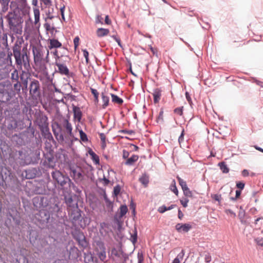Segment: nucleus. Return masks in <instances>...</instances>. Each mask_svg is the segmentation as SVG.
<instances>
[{
	"instance_id": "ddd939ff",
	"label": "nucleus",
	"mask_w": 263,
	"mask_h": 263,
	"mask_svg": "<svg viewBox=\"0 0 263 263\" xmlns=\"http://www.w3.org/2000/svg\"><path fill=\"white\" fill-rule=\"evenodd\" d=\"M52 132L56 139L59 141H64V138L63 134L62 133L61 127L59 123H55L52 126Z\"/></svg>"
},
{
	"instance_id": "8fccbe9b",
	"label": "nucleus",
	"mask_w": 263,
	"mask_h": 263,
	"mask_svg": "<svg viewBox=\"0 0 263 263\" xmlns=\"http://www.w3.org/2000/svg\"><path fill=\"white\" fill-rule=\"evenodd\" d=\"M104 200L106 203V205L108 208H112V202L109 200V199L106 197V196H104Z\"/></svg>"
},
{
	"instance_id": "7ed1b4c3",
	"label": "nucleus",
	"mask_w": 263,
	"mask_h": 263,
	"mask_svg": "<svg viewBox=\"0 0 263 263\" xmlns=\"http://www.w3.org/2000/svg\"><path fill=\"white\" fill-rule=\"evenodd\" d=\"M51 176L54 182H56L63 189L68 190L74 186L69 177L59 170L53 171Z\"/></svg>"
},
{
	"instance_id": "c756f323",
	"label": "nucleus",
	"mask_w": 263,
	"mask_h": 263,
	"mask_svg": "<svg viewBox=\"0 0 263 263\" xmlns=\"http://www.w3.org/2000/svg\"><path fill=\"white\" fill-rule=\"evenodd\" d=\"M69 256L72 258H77L78 257L79 250L74 246L71 247L69 249Z\"/></svg>"
},
{
	"instance_id": "39448f33",
	"label": "nucleus",
	"mask_w": 263,
	"mask_h": 263,
	"mask_svg": "<svg viewBox=\"0 0 263 263\" xmlns=\"http://www.w3.org/2000/svg\"><path fill=\"white\" fill-rule=\"evenodd\" d=\"M69 170L71 177L76 182H81L83 180V171L81 167L77 165H70Z\"/></svg>"
},
{
	"instance_id": "a878e982",
	"label": "nucleus",
	"mask_w": 263,
	"mask_h": 263,
	"mask_svg": "<svg viewBox=\"0 0 263 263\" xmlns=\"http://www.w3.org/2000/svg\"><path fill=\"white\" fill-rule=\"evenodd\" d=\"M176 204H171L170 206L166 207L165 205H163L158 208L157 211L160 213H164L165 212L167 211H169L173 209L176 206Z\"/></svg>"
},
{
	"instance_id": "a19ab883",
	"label": "nucleus",
	"mask_w": 263,
	"mask_h": 263,
	"mask_svg": "<svg viewBox=\"0 0 263 263\" xmlns=\"http://www.w3.org/2000/svg\"><path fill=\"white\" fill-rule=\"evenodd\" d=\"M170 190L176 195L178 194V191L176 185V182L175 180H173L172 183L170 185Z\"/></svg>"
},
{
	"instance_id": "49530a36",
	"label": "nucleus",
	"mask_w": 263,
	"mask_h": 263,
	"mask_svg": "<svg viewBox=\"0 0 263 263\" xmlns=\"http://www.w3.org/2000/svg\"><path fill=\"white\" fill-rule=\"evenodd\" d=\"M177 179L179 181V184L181 186V188L182 190L187 187L186 183L185 181H184L182 179H181L179 176H178L177 177Z\"/></svg>"
},
{
	"instance_id": "c9c22d12",
	"label": "nucleus",
	"mask_w": 263,
	"mask_h": 263,
	"mask_svg": "<svg viewBox=\"0 0 263 263\" xmlns=\"http://www.w3.org/2000/svg\"><path fill=\"white\" fill-rule=\"evenodd\" d=\"M122 252L120 248H114L111 250V255L117 257H120Z\"/></svg>"
},
{
	"instance_id": "b1692460",
	"label": "nucleus",
	"mask_w": 263,
	"mask_h": 263,
	"mask_svg": "<svg viewBox=\"0 0 263 263\" xmlns=\"http://www.w3.org/2000/svg\"><path fill=\"white\" fill-rule=\"evenodd\" d=\"M153 95L154 97V101L155 103H158L160 97L161 96V91L159 88H156L154 90V92L153 93Z\"/></svg>"
},
{
	"instance_id": "6ab92c4d",
	"label": "nucleus",
	"mask_w": 263,
	"mask_h": 263,
	"mask_svg": "<svg viewBox=\"0 0 263 263\" xmlns=\"http://www.w3.org/2000/svg\"><path fill=\"white\" fill-rule=\"evenodd\" d=\"M55 65L58 68V72L62 75L68 76L69 74V70L66 65L58 62L56 60Z\"/></svg>"
},
{
	"instance_id": "393cba45",
	"label": "nucleus",
	"mask_w": 263,
	"mask_h": 263,
	"mask_svg": "<svg viewBox=\"0 0 263 263\" xmlns=\"http://www.w3.org/2000/svg\"><path fill=\"white\" fill-rule=\"evenodd\" d=\"M62 46V44L58 40H56V39H51L50 40V43H49V47L50 49H52V48H59L60 47Z\"/></svg>"
},
{
	"instance_id": "0eeeda50",
	"label": "nucleus",
	"mask_w": 263,
	"mask_h": 263,
	"mask_svg": "<svg viewBox=\"0 0 263 263\" xmlns=\"http://www.w3.org/2000/svg\"><path fill=\"white\" fill-rule=\"evenodd\" d=\"M40 84L38 80L32 79L29 86V93L33 99H37L40 97Z\"/></svg>"
},
{
	"instance_id": "f3484780",
	"label": "nucleus",
	"mask_w": 263,
	"mask_h": 263,
	"mask_svg": "<svg viewBox=\"0 0 263 263\" xmlns=\"http://www.w3.org/2000/svg\"><path fill=\"white\" fill-rule=\"evenodd\" d=\"M175 229L179 233H187L191 229L192 226L190 223H177Z\"/></svg>"
},
{
	"instance_id": "774afa93",
	"label": "nucleus",
	"mask_w": 263,
	"mask_h": 263,
	"mask_svg": "<svg viewBox=\"0 0 263 263\" xmlns=\"http://www.w3.org/2000/svg\"><path fill=\"white\" fill-rule=\"evenodd\" d=\"M256 243L258 245L263 247V238H257L255 239Z\"/></svg>"
},
{
	"instance_id": "69168bd1",
	"label": "nucleus",
	"mask_w": 263,
	"mask_h": 263,
	"mask_svg": "<svg viewBox=\"0 0 263 263\" xmlns=\"http://www.w3.org/2000/svg\"><path fill=\"white\" fill-rule=\"evenodd\" d=\"M163 111L162 109H161L159 113V115L157 118V122L160 121H163Z\"/></svg>"
},
{
	"instance_id": "5fc2aeb1",
	"label": "nucleus",
	"mask_w": 263,
	"mask_h": 263,
	"mask_svg": "<svg viewBox=\"0 0 263 263\" xmlns=\"http://www.w3.org/2000/svg\"><path fill=\"white\" fill-rule=\"evenodd\" d=\"M121 188L119 185H116L114 188V194L115 196H117L120 192Z\"/></svg>"
},
{
	"instance_id": "6e6552de",
	"label": "nucleus",
	"mask_w": 263,
	"mask_h": 263,
	"mask_svg": "<svg viewBox=\"0 0 263 263\" xmlns=\"http://www.w3.org/2000/svg\"><path fill=\"white\" fill-rule=\"evenodd\" d=\"M50 214L48 212L46 209H42L39 211L35 215V219L41 224H46L48 222L50 218Z\"/></svg>"
},
{
	"instance_id": "dca6fc26",
	"label": "nucleus",
	"mask_w": 263,
	"mask_h": 263,
	"mask_svg": "<svg viewBox=\"0 0 263 263\" xmlns=\"http://www.w3.org/2000/svg\"><path fill=\"white\" fill-rule=\"evenodd\" d=\"M7 127L9 130L15 129L18 126V121L15 117L8 118L7 119Z\"/></svg>"
},
{
	"instance_id": "423d86ee",
	"label": "nucleus",
	"mask_w": 263,
	"mask_h": 263,
	"mask_svg": "<svg viewBox=\"0 0 263 263\" xmlns=\"http://www.w3.org/2000/svg\"><path fill=\"white\" fill-rule=\"evenodd\" d=\"M72 235L73 238L78 242L79 245L82 248H86L88 246V242L84 233L80 230L75 229L72 232Z\"/></svg>"
},
{
	"instance_id": "79ce46f5",
	"label": "nucleus",
	"mask_w": 263,
	"mask_h": 263,
	"mask_svg": "<svg viewBox=\"0 0 263 263\" xmlns=\"http://www.w3.org/2000/svg\"><path fill=\"white\" fill-rule=\"evenodd\" d=\"M34 23L37 24L40 21V11L38 9H34Z\"/></svg>"
},
{
	"instance_id": "37998d69",
	"label": "nucleus",
	"mask_w": 263,
	"mask_h": 263,
	"mask_svg": "<svg viewBox=\"0 0 263 263\" xmlns=\"http://www.w3.org/2000/svg\"><path fill=\"white\" fill-rule=\"evenodd\" d=\"M127 207L125 205H122L120 208V216L123 217L127 212Z\"/></svg>"
},
{
	"instance_id": "4d7b16f0",
	"label": "nucleus",
	"mask_w": 263,
	"mask_h": 263,
	"mask_svg": "<svg viewBox=\"0 0 263 263\" xmlns=\"http://www.w3.org/2000/svg\"><path fill=\"white\" fill-rule=\"evenodd\" d=\"M183 107H177L174 109V112L179 116H181L183 112Z\"/></svg>"
},
{
	"instance_id": "e2e57ef3",
	"label": "nucleus",
	"mask_w": 263,
	"mask_h": 263,
	"mask_svg": "<svg viewBox=\"0 0 263 263\" xmlns=\"http://www.w3.org/2000/svg\"><path fill=\"white\" fill-rule=\"evenodd\" d=\"M241 191L240 190H236V195L235 197H231V200L232 201H235L236 200L237 198H238L241 194Z\"/></svg>"
},
{
	"instance_id": "2f4dec72",
	"label": "nucleus",
	"mask_w": 263,
	"mask_h": 263,
	"mask_svg": "<svg viewBox=\"0 0 263 263\" xmlns=\"http://www.w3.org/2000/svg\"><path fill=\"white\" fill-rule=\"evenodd\" d=\"M139 181L146 186L149 183V176L146 174H144L139 178Z\"/></svg>"
},
{
	"instance_id": "7c9ffc66",
	"label": "nucleus",
	"mask_w": 263,
	"mask_h": 263,
	"mask_svg": "<svg viewBox=\"0 0 263 263\" xmlns=\"http://www.w3.org/2000/svg\"><path fill=\"white\" fill-rule=\"evenodd\" d=\"M102 99L103 101L102 107L105 108L109 104V97L105 95V92L101 93Z\"/></svg>"
},
{
	"instance_id": "864d4df0",
	"label": "nucleus",
	"mask_w": 263,
	"mask_h": 263,
	"mask_svg": "<svg viewBox=\"0 0 263 263\" xmlns=\"http://www.w3.org/2000/svg\"><path fill=\"white\" fill-rule=\"evenodd\" d=\"M82 51L83 53V56L85 58L86 62V63L88 64L89 63V58H88L89 53L86 49H83Z\"/></svg>"
},
{
	"instance_id": "f8f14e48",
	"label": "nucleus",
	"mask_w": 263,
	"mask_h": 263,
	"mask_svg": "<svg viewBox=\"0 0 263 263\" xmlns=\"http://www.w3.org/2000/svg\"><path fill=\"white\" fill-rule=\"evenodd\" d=\"M12 55V53L11 52L6 54L4 51H0V66L5 65H11Z\"/></svg>"
},
{
	"instance_id": "58836bf2",
	"label": "nucleus",
	"mask_w": 263,
	"mask_h": 263,
	"mask_svg": "<svg viewBox=\"0 0 263 263\" xmlns=\"http://www.w3.org/2000/svg\"><path fill=\"white\" fill-rule=\"evenodd\" d=\"M15 263H29L27 258L24 255H19L16 259Z\"/></svg>"
},
{
	"instance_id": "c03bdc74",
	"label": "nucleus",
	"mask_w": 263,
	"mask_h": 263,
	"mask_svg": "<svg viewBox=\"0 0 263 263\" xmlns=\"http://www.w3.org/2000/svg\"><path fill=\"white\" fill-rule=\"evenodd\" d=\"M53 11V8L49 7L48 8V11H46V14L47 15V17L45 18V21H47V19H52L54 17V16L51 14V13Z\"/></svg>"
},
{
	"instance_id": "bf43d9fd",
	"label": "nucleus",
	"mask_w": 263,
	"mask_h": 263,
	"mask_svg": "<svg viewBox=\"0 0 263 263\" xmlns=\"http://www.w3.org/2000/svg\"><path fill=\"white\" fill-rule=\"evenodd\" d=\"M185 254V251L184 250H182L181 252L179 253L177 257L175 258H178V260L180 261V260L182 259L183 257H184Z\"/></svg>"
},
{
	"instance_id": "a18cd8bd",
	"label": "nucleus",
	"mask_w": 263,
	"mask_h": 263,
	"mask_svg": "<svg viewBox=\"0 0 263 263\" xmlns=\"http://www.w3.org/2000/svg\"><path fill=\"white\" fill-rule=\"evenodd\" d=\"M80 136L81 140L83 142L88 141V139L87 138V135L82 130H80Z\"/></svg>"
},
{
	"instance_id": "72a5a7b5",
	"label": "nucleus",
	"mask_w": 263,
	"mask_h": 263,
	"mask_svg": "<svg viewBox=\"0 0 263 263\" xmlns=\"http://www.w3.org/2000/svg\"><path fill=\"white\" fill-rule=\"evenodd\" d=\"M89 154L91 157V159L96 164H99L100 162V159L99 156L91 149L89 150Z\"/></svg>"
},
{
	"instance_id": "052dcab7",
	"label": "nucleus",
	"mask_w": 263,
	"mask_h": 263,
	"mask_svg": "<svg viewBox=\"0 0 263 263\" xmlns=\"http://www.w3.org/2000/svg\"><path fill=\"white\" fill-rule=\"evenodd\" d=\"M44 27L47 31H51L55 29L54 27H52L50 25L47 23L44 24Z\"/></svg>"
},
{
	"instance_id": "4c0bfd02",
	"label": "nucleus",
	"mask_w": 263,
	"mask_h": 263,
	"mask_svg": "<svg viewBox=\"0 0 263 263\" xmlns=\"http://www.w3.org/2000/svg\"><path fill=\"white\" fill-rule=\"evenodd\" d=\"M218 166L223 173L227 174L229 172V168L224 162H221L218 163Z\"/></svg>"
},
{
	"instance_id": "338daca9",
	"label": "nucleus",
	"mask_w": 263,
	"mask_h": 263,
	"mask_svg": "<svg viewBox=\"0 0 263 263\" xmlns=\"http://www.w3.org/2000/svg\"><path fill=\"white\" fill-rule=\"evenodd\" d=\"M96 23H100L101 24H103V23L102 17L100 15H98L96 17Z\"/></svg>"
},
{
	"instance_id": "2eb2a0df",
	"label": "nucleus",
	"mask_w": 263,
	"mask_h": 263,
	"mask_svg": "<svg viewBox=\"0 0 263 263\" xmlns=\"http://www.w3.org/2000/svg\"><path fill=\"white\" fill-rule=\"evenodd\" d=\"M11 65H6L5 67L0 68V80L7 79L10 77L11 71Z\"/></svg>"
},
{
	"instance_id": "aec40b11",
	"label": "nucleus",
	"mask_w": 263,
	"mask_h": 263,
	"mask_svg": "<svg viewBox=\"0 0 263 263\" xmlns=\"http://www.w3.org/2000/svg\"><path fill=\"white\" fill-rule=\"evenodd\" d=\"M41 132H46L48 127V118L46 116H42L39 124Z\"/></svg>"
},
{
	"instance_id": "09e8293b",
	"label": "nucleus",
	"mask_w": 263,
	"mask_h": 263,
	"mask_svg": "<svg viewBox=\"0 0 263 263\" xmlns=\"http://www.w3.org/2000/svg\"><path fill=\"white\" fill-rule=\"evenodd\" d=\"M184 195L187 197H191L192 196V192L190 190L188 187L182 190Z\"/></svg>"
},
{
	"instance_id": "13d9d810",
	"label": "nucleus",
	"mask_w": 263,
	"mask_h": 263,
	"mask_svg": "<svg viewBox=\"0 0 263 263\" xmlns=\"http://www.w3.org/2000/svg\"><path fill=\"white\" fill-rule=\"evenodd\" d=\"M35 177V174H32L30 171H26V178L28 179L33 178Z\"/></svg>"
},
{
	"instance_id": "f257e3e1",
	"label": "nucleus",
	"mask_w": 263,
	"mask_h": 263,
	"mask_svg": "<svg viewBox=\"0 0 263 263\" xmlns=\"http://www.w3.org/2000/svg\"><path fill=\"white\" fill-rule=\"evenodd\" d=\"M13 54L17 68L21 69L20 81L13 82V88L17 93L20 92L21 89L23 91H26L27 90L28 80L31 77L29 57L26 52L21 53V47L17 45L13 47Z\"/></svg>"
},
{
	"instance_id": "4be33fe9",
	"label": "nucleus",
	"mask_w": 263,
	"mask_h": 263,
	"mask_svg": "<svg viewBox=\"0 0 263 263\" xmlns=\"http://www.w3.org/2000/svg\"><path fill=\"white\" fill-rule=\"evenodd\" d=\"M10 78L12 82H14L15 81H17L19 80V78L20 79V73H18V71L16 68H13L12 70L11 71Z\"/></svg>"
},
{
	"instance_id": "f03ea898",
	"label": "nucleus",
	"mask_w": 263,
	"mask_h": 263,
	"mask_svg": "<svg viewBox=\"0 0 263 263\" xmlns=\"http://www.w3.org/2000/svg\"><path fill=\"white\" fill-rule=\"evenodd\" d=\"M68 215L74 226H79L84 229L90 223V219L87 217L82 216L81 211L79 208L78 209V210H73L68 212Z\"/></svg>"
},
{
	"instance_id": "e433bc0d",
	"label": "nucleus",
	"mask_w": 263,
	"mask_h": 263,
	"mask_svg": "<svg viewBox=\"0 0 263 263\" xmlns=\"http://www.w3.org/2000/svg\"><path fill=\"white\" fill-rule=\"evenodd\" d=\"M106 249L97 251V254L99 259L102 261H105L106 258Z\"/></svg>"
},
{
	"instance_id": "9d476101",
	"label": "nucleus",
	"mask_w": 263,
	"mask_h": 263,
	"mask_svg": "<svg viewBox=\"0 0 263 263\" xmlns=\"http://www.w3.org/2000/svg\"><path fill=\"white\" fill-rule=\"evenodd\" d=\"M64 199L67 206V212L73 210H78L79 207L76 197L73 198L71 195L65 196Z\"/></svg>"
},
{
	"instance_id": "de8ad7c7",
	"label": "nucleus",
	"mask_w": 263,
	"mask_h": 263,
	"mask_svg": "<svg viewBox=\"0 0 263 263\" xmlns=\"http://www.w3.org/2000/svg\"><path fill=\"white\" fill-rule=\"evenodd\" d=\"M91 92L93 95L95 101L98 102V98H99V92L97 90L94 88H90Z\"/></svg>"
},
{
	"instance_id": "1a4fd4ad",
	"label": "nucleus",
	"mask_w": 263,
	"mask_h": 263,
	"mask_svg": "<svg viewBox=\"0 0 263 263\" xmlns=\"http://www.w3.org/2000/svg\"><path fill=\"white\" fill-rule=\"evenodd\" d=\"M59 124L61 127L62 130H63V132L65 134H66L69 137H73V135L72 132V125L67 119L65 117L62 118Z\"/></svg>"
},
{
	"instance_id": "a211bd4d",
	"label": "nucleus",
	"mask_w": 263,
	"mask_h": 263,
	"mask_svg": "<svg viewBox=\"0 0 263 263\" xmlns=\"http://www.w3.org/2000/svg\"><path fill=\"white\" fill-rule=\"evenodd\" d=\"M33 54L34 62L35 63L41 62L43 58V54L42 50L40 48L33 47Z\"/></svg>"
},
{
	"instance_id": "3c124183",
	"label": "nucleus",
	"mask_w": 263,
	"mask_h": 263,
	"mask_svg": "<svg viewBox=\"0 0 263 263\" xmlns=\"http://www.w3.org/2000/svg\"><path fill=\"white\" fill-rule=\"evenodd\" d=\"M204 261L206 263H209L211 262L212 260V257L211 255L209 253H206L204 254Z\"/></svg>"
},
{
	"instance_id": "20e7f679",
	"label": "nucleus",
	"mask_w": 263,
	"mask_h": 263,
	"mask_svg": "<svg viewBox=\"0 0 263 263\" xmlns=\"http://www.w3.org/2000/svg\"><path fill=\"white\" fill-rule=\"evenodd\" d=\"M13 95L12 84L9 81L0 82V102L8 103Z\"/></svg>"
},
{
	"instance_id": "6e6d98bb",
	"label": "nucleus",
	"mask_w": 263,
	"mask_h": 263,
	"mask_svg": "<svg viewBox=\"0 0 263 263\" xmlns=\"http://www.w3.org/2000/svg\"><path fill=\"white\" fill-rule=\"evenodd\" d=\"M130 240L133 243H135L137 240V233L135 230V232L134 234L131 235Z\"/></svg>"
},
{
	"instance_id": "603ef678",
	"label": "nucleus",
	"mask_w": 263,
	"mask_h": 263,
	"mask_svg": "<svg viewBox=\"0 0 263 263\" xmlns=\"http://www.w3.org/2000/svg\"><path fill=\"white\" fill-rule=\"evenodd\" d=\"M99 180L100 182H102L104 185H107L109 183V180L107 179L104 175L103 178H99Z\"/></svg>"
},
{
	"instance_id": "9b49d317",
	"label": "nucleus",
	"mask_w": 263,
	"mask_h": 263,
	"mask_svg": "<svg viewBox=\"0 0 263 263\" xmlns=\"http://www.w3.org/2000/svg\"><path fill=\"white\" fill-rule=\"evenodd\" d=\"M33 203L35 206L39 208H46L49 205V200L47 197L40 196L33 198Z\"/></svg>"
},
{
	"instance_id": "680f3d73",
	"label": "nucleus",
	"mask_w": 263,
	"mask_h": 263,
	"mask_svg": "<svg viewBox=\"0 0 263 263\" xmlns=\"http://www.w3.org/2000/svg\"><path fill=\"white\" fill-rule=\"evenodd\" d=\"M212 198L215 200L220 202L221 199V196L219 194H214L212 195Z\"/></svg>"
},
{
	"instance_id": "bb28decb",
	"label": "nucleus",
	"mask_w": 263,
	"mask_h": 263,
	"mask_svg": "<svg viewBox=\"0 0 263 263\" xmlns=\"http://www.w3.org/2000/svg\"><path fill=\"white\" fill-rule=\"evenodd\" d=\"M109 32V30L108 29L103 28H98L96 31L97 36L100 37L107 35Z\"/></svg>"
},
{
	"instance_id": "f704fd0d",
	"label": "nucleus",
	"mask_w": 263,
	"mask_h": 263,
	"mask_svg": "<svg viewBox=\"0 0 263 263\" xmlns=\"http://www.w3.org/2000/svg\"><path fill=\"white\" fill-rule=\"evenodd\" d=\"M110 95L111 97V101L112 102L116 103L118 104H122L123 103V99L119 98L118 96L113 93H110Z\"/></svg>"
},
{
	"instance_id": "412c9836",
	"label": "nucleus",
	"mask_w": 263,
	"mask_h": 263,
	"mask_svg": "<svg viewBox=\"0 0 263 263\" xmlns=\"http://www.w3.org/2000/svg\"><path fill=\"white\" fill-rule=\"evenodd\" d=\"M100 226L99 231L101 235L104 236H106L109 231V224L106 222H101Z\"/></svg>"
},
{
	"instance_id": "ea45409f",
	"label": "nucleus",
	"mask_w": 263,
	"mask_h": 263,
	"mask_svg": "<svg viewBox=\"0 0 263 263\" xmlns=\"http://www.w3.org/2000/svg\"><path fill=\"white\" fill-rule=\"evenodd\" d=\"M8 23L11 28H14L16 27L18 24L17 18L14 17H9Z\"/></svg>"
},
{
	"instance_id": "5701e85b",
	"label": "nucleus",
	"mask_w": 263,
	"mask_h": 263,
	"mask_svg": "<svg viewBox=\"0 0 263 263\" xmlns=\"http://www.w3.org/2000/svg\"><path fill=\"white\" fill-rule=\"evenodd\" d=\"M73 112L74 118L75 119H77L78 121H80V120L82 118V111H81L80 108L77 106H73Z\"/></svg>"
},
{
	"instance_id": "4468645a",
	"label": "nucleus",
	"mask_w": 263,
	"mask_h": 263,
	"mask_svg": "<svg viewBox=\"0 0 263 263\" xmlns=\"http://www.w3.org/2000/svg\"><path fill=\"white\" fill-rule=\"evenodd\" d=\"M47 209V210L48 212H49L50 215H57L61 212V208L60 206L59 203L58 202L50 203L49 204Z\"/></svg>"
},
{
	"instance_id": "c85d7f7f",
	"label": "nucleus",
	"mask_w": 263,
	"mask_h": 263,
	"mask_svg": "<svg viewBox=\"0 0 263 263\" xmlns=\"http://www.w3.org/2000/svg\"><path fill=\"white\" fill-rule=\"evenodd\" d=\"M139 158L138 155H133L130 158H128L126 161L125 162V164L127 165H132L133 164L136 162Z\"/></svg>"
},
{
	"instance_id": "0e129e2a",
	"label": "nucleus",
	"mask_w": 263,
	"mask_h": 263,
	"mask_svg": "<svg viewBox=\"0 0 263 263\" xmlns=\"http://www.w3.org/2000/svg\"><path fill=\"white\" fill-rule=\"evenodd\" d=\"M189 201V199H187L186 198H185L184 199L180 200L181 204L184 208H186L187 206V203H188Z\"/></svg>"
},
{
	"instance_id": "cd10ccee",
	"label": "nucleus",
	"mask_w": 263,
	"mask_h": 263,
	"mask_svg": "<svg viewBox=\"0 0 263 263\" xmlns=\"http://www.w3.org/2000/svg\"><path fill=\"white\" fill-rule=\"evenodd\" d=\"M93 245L95 246V247L96 248V251H99L101 250L105 249V245H104V242L100 240H96L94 242Z\"/></svg>"
},
{
	"instance_id": "473e14b6",
	"label": "nucleus",
	"mask_w": 263,
	"mask_h": 263,
	"mask_svg": "<svg viewBox=\"0 0 263 263\" xmlns=\"http://www.w3.org/2000/svg\"><path fill=\"white\" fill-rule=\"evenodd\" d=\"M10 2V0H0V3L2 6V11L3 12H5L8 10Z\"/></svg>"
}]
</instances>
